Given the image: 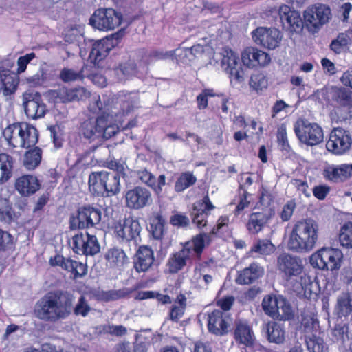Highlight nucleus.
Returning <instances> with one entry per match:
<instances>
[{"label":"nucleus","mask_w":352,"mask_h":352,"mask_svg":"<svg viewBox=\"0 0 352 352\" xmlns=\"http://www.w3.org/2000/svg\"><path fill=\"white\" fill-rule=\"evenodd\" d=\"M211 243L210 234L201 233L186 242L181 250L173 254L167 263L170 273L175 274L182 270L192 258L199 259L205 247Z\"/></svg>","instance_id":"obj_4"},{"label":"nucleus","mask_w":352,"mask_h":352,"mask_svg":"<svg viewBox=\"0 0 352 352\" xmlns=\"http://www.w3.org/2000/svg\"><path fill=\"white\" fill-rule=\"evenodd\" d=\"M112 46V41L109 38L96 41L93 44L89 54V60L93 61L95 65L98 64L100 60L107 56Z\"/></svg>","instance_id":"obj_25"},{"label":"nucleus","mask_w":352,"mask_h":352,"mask_svg":"<svg viewBox=\"0 0 352 352\" xmlns=\"http://www.w3.org/2000/svg\"><path fill=\"white\" fill-rule=\"evenodd\" d=\"M342 258L343 254L340 249L322 248L311 254L309 262L314 268L333 271L340 267Z\"/></svg>","instance_id":"obj_6"},{"label":"nucleus","mask_w":352,"mask_h":352,"mask_svg":"<svg viewBox=\"0 0 352 352\" xmlns=\"http://www.w3.org/2000/svg\"><path fill=\"white\" fill-rule=\"evenodd\" d=\"M241 61L248 68L265 67L271 62L270 56L265 52L253 47H248L241 52Z\"/></svg>","instance_id":"obj_17"},{"label":"nucleus","mask_w":352,"mask_h":352,"mask_svg":"<svg viewBox=\"0 0 352 352\" xmlns=\"http://www.w3.org/2000/svg\"><path fill=\"white\" fill-rule=\"evenodd\" d=\"M251 251L261 255H270L275 251V246L269 240L259 239L252 247Z\"/></svg>","instance_id":"obj_41"},{"label":"nucleus","mask_w":352,"mask_h":352,"mask_svg":"<svg viewBox=\"0 0 352 352\" xmlns=\"http://www.w3.org/2000/svg\"><path fill=\"white\" fill-rule=\"evenodd\" d=\"M14 160L6 153H0V185L8 182L12 176Z\"/></svg>","instance_id":"obj_30"},{"label":"nucleus","mask_w":352,"mask_h":352,"mask_svg":"<svg viewBox=\"0 0 352 352\" xmlns=\"http://www.w3.org/2000/svg\"><path fill=\"white\" fill-rule=\"evenodd\" d=\"M302 325L306 334L320 333L319 322L314 311H305L302 314Z\"/></svg>","instance_id":"obj_32"},{"label":"nucleus","mask_w":352,"mask_h":352,"mask_svg":"<svg viewBox=\"0 0 352 352\" xmlns=\"http://www.w3.org/2000/svg\"><path fill=\"white\" fill-rule=\"evenodd\" d=\"M74 250L78 254L88 255V230L77 234L73 237Z\"/></svg>","instance_id":"obj_37"},{"label":"nucleus","mask_w":352,"mask_h":352,"mask_svg":"<svg viewBox=\"0 0 352 352\" xmlns=\"http://www.w3.org/2000/svg\"><path fill=\"white\" fill-rule=\"evenodd\" d=\"M42 158L41 150L36 147L26 152L24 155L23 165L28 170H34L41 163Z\"/></svg>","instance_id":"obj_36"},{"label":"nucleus","mask_w":352,"mask_h":352,"mask_svg":"<svg viewBox=\"0 0 352 352\" xmlns=\"http://www.w3.org/2000/svg\"><path fill=\"white\" fill-rule=\"evenodd\" d=\"M334 98L340 105H347L350 102V93L343 88L337 89L335 91Z\"/></svg>","instance_id":"obj_58"},{"label":"nucleus","mask_w":352,"mask_h":352,"mask_svg":"<svg viewBox=\"0 0 352 352\" xmlns=\"http://www.w3.org/2000/svg\"><path fill=\"white\" fill-rule=\"evenodd\" d=\"M59 77L63 82H69L80 78L81 74L72 69L64 68L61 70Z\"/></svg>","instance_id":"obj_57"},{"label":"nucleus","mask_w":352,"mask_h":352,"mask_svg":"<svg viewBox=\"0 0 352 352\" xmlns=\"http://www.w3.org/2000/svg\"><path fill=\"white\" fill-rule=\"evenodd\" d=\"M324 177L334 182L346 181L352 177V164L329 165L324 170Z\"/></svg>","instance_id":"obj_21"},{"label":"nucleus","mask_w":352,"mask_h":352,"mask_svg":"<svg viewBox=\"0 0 352 352\" xmlns=\"http://www.w3.org/2000/svg\"><path fill=\"white\" fill-rule=\"evenodd\" d=\"M165 220L160 215L153 217L151 220V231L155 239H160L164 230Z\"/></svg>","instance_id":"obj_47"},{"label":"nucleus","mask_w":352,"mask_h":352,"mask_svg":"<svg viewBox=\"0 0 352 352\" xmlns=\"http://www.w3.org/2000/svg\"><path fill=\"white\" fill-rule=\"evenodd\" d=\"M278 296H267L265 297L262 302V306L266 314L274 318L277 311V303Z\"/></svg>","instance_id":"obj_44"},{"label":"nucleus","mask_w":352,"mask_h":352,"mask_svg":"<svg viewBox=\"0 0 352 352\" xmlns=\"http://www.w3.org/2000/svg\"><path fill=\"white\" fill-rule=\"evenodd\" d=\"M21 133L20 148H28L34 146L37 143L38 133L34 126L27 122H22Z\"/></svg>","instance_id":"obj_28"},{"label":"nucleus","mask_w":352,"mask_h":352,"mask_svg":"<svg viewBox=\"0 0 352 352\" xmlns=\"http://www.w3.org/2000/svg\"><path fill=\"white\" fill-rule=\"evenodd\" d=\"M196 177L190 173H182L177 180L175 189L177 192H182L196 182Z\"/></svg>","instance_id":"obj_43"},{"label":"nucleus","mask_w":352,"mask_h":352,"mask_svg":"<svg viewBox=\"0 0 352 352\" xmlns=\"http://www.w3.org/2000/svg\"><path fill=\"white\" fill-rule=\"evenodd\" d=\"M84 93L83 88L68 89L62 87L49 91L48 96L56 103H67L80 100Z\"/></svg>","instance_id":"obj_20"},{"label":"nucleus","mask_w":352,"mask_h":352,"mask_svg":"<svg viewBox=\"0 0 352 352\" xmlns=\"http://www.w3.org/2000/svg\"><path fill=\"white\" fill-rule=\"evenodd\" d=\"M72 229H83L88 226V208L85 206L80 208L76 216H72L70 219Z\"/></svg>","instance_id":"obj_38"},{"label":"nucleus","mask_w":352,"mask_h":352,"mask_svg":"<svg viewBox=\"0 0 352 352\" xmlns=\"http://www.w3.org/2000/svg\"><path fill=\"white\" fill-rule=\"evenodd\" d=\"M40 188L36 177L24 175L16 179L15 189L22 196L28 197L34 194Z\"/></svg>","instance_id":"obj_23"},{"label":"nucleus","mask_w":352,"mask_h":352,"mask_svg":"<svg viewBox=\"0 0 352 352\" xmlns=\"http://www.w3.org/2000/svg\"><path fill=\"white\" fill-rule=\"evenodd\" d=\"M283 35L276 28L260 27L252 32L254 42L263 47L274 50L279 46Z\"/></svg>","instance_id":"obj_12"},{"label":"nucleus","mask_w":352,"mask_h":352,"mask_svg":"<svg viewBox=\"0 0 352 352\" xmlns=\"http://www.w3.org/2000/svg\"><path fill=\"white\" fill-rule=\"evenodd\" d=\"M122 14L112 8L98 9L89 19V25L99 30H111L119 26Z\"/></svg>","instance_id":"obj_10"},{"label":"nucleus","mask_w":352,"mask_h":352,"mask_svg":"<svg viewBox=\"0 0 352 352\" xmlns=\"http://www.w3.org/2000/svg\"><path fill=\"white\" fill-rule=\"evenodd\" d=\"M72 307V298L67 295H47L37 302L34 312L41 320L54 322L67 317Z\"/></svg>","instance_id":"obj_3"},{"label":"nucleus","mask_w":352,"mask_h":352,"mask_svg":"<svg viewBox=\"0 0 352 352\" xmlns=\"http://www.w3.org/2000/svg\"><path fill=\"white\" fill-rule=\"evenodd\" d=\"M125 203L130 209L140 210L153 203L152 194L148 189L137 186L126 191Z\"/></svg>","instance_id":"obj_13"},{"label":"nucleus","mask_w":352,"mask_h":352,"mask_svg":"<svg viewBox=\"0 0 352 352\" xmlns=\"http://www.w3.org/2000/svg\"><path fill=\"white\" fill-rule=\"evenodd\" d=\"M232 318L228 312L214 310L208 316V327L210 332L215 335H224L228 333Z\"/></svg>","instance_id":"obj_16"},{"label":"nucleus","mask_w":352,"mask_h":352,"mask_svg":"<svg viewBox=\"0 0 352 352\" xmlns=\"http://www.w3.org/2000/svg\"><path fill=\"white\" fill-rule=\"evenodd\" d=\"M105 258L107 265L111 267H121L127 260L124 252L119 248L109 250L105 255Z\"/></svg>","instance_id":"obj_34"},{"label":"nucleus","mask_w":352,"mask_h":352,"mask_svg":"<svg viewBox=\"0 0 352 352\" xmlns=\"http://www.w3.org/2000/svg\"><path fill=\"white\" fill-rule=\"evenodd\" d=\"M279 15L283 23L287 22L295 32L301 30L304 26V18L302 17V19L298 12L292 10L286 5H283L280 7Z\"/></svg>","instance_id":"obj_24"},{"label":"nucleus","mask_w":352,"mask_h":352,"mask_svg":"<svg viewBox=\"0 0 352 352\" xmlns=\"http://www.w3.org/2000/svg\"><path fill=\"white\" fill-rule=\"evenodd\" d=\"M252 201V196L247 192L239 196V202L234 210L236 216L240 214L245 208H248Z\"/></svg>","instance_id":"obj_55"},{"label":"nucleus","mask_w":352,"mask_h":352,"mask_svg":"<svg viewBox=\"0 0 352 352\" xmlns=\"http://www.w3.org/2000/svg\"><path fill=\"white\" fill-rule=\"evenodd\" d=\"M319 239V225L312 219L297 221L290 233L288 248L298 253L311 252Z\"/></svg>","instance_id":"obj_2"},{"label":"nucleus","mask_w":352,"mask_h":352,"mask_svg":"<svg viewBox=\"0 0 352 352\" xmlns=\"http://www.w3.org/2000/svg\"><path fill=\"white\" fill-rule=\"evenodd\" d=\"M220 64L221 68L230 74L231 80L241 82L244 80V74L239 67V56L232 50L225 47L219 52L214 54L212 60Z\"/></svg>","instance_id":"obj_8"},{"label":"nucleus","mask_w":352,"mask_h":352,"mask_svg":"<svg viewBox=\"0 0 352 352\" xmlns=\"http://www.w3.org/2000/svg\"><path fill=\"white\" fill-rule=\"evenodd\" d=\"M274 208H265L261 212H252L248 216L246 228L249 233L257 234L274 217Z\"/></svg>","instance_id":"obj_18"},{"label":"nucleus","mask_w":352,"mask_h":352,"mask_svg":"<svg viewBox=\"0 0 352 352\" xmlns=\"http://www.w3.org/2000/svg\"><path fill=\"white\" fill-rule=\"evenodd\" d=\"M267 338L270 342L282 343L285 340V331L280 324L275 322H268L266 325Z\"/></svg>","instance_id":"obj_35"},{"label":"nucleus","mask_w":352,"mask_h":352,"mask_svg":"<svg viewBox=\"0 0 352 352\" xmlns=\"http://www.w3.org/2000/svg\"><path fill=\"white\" fill-rule=\"evenodd\" d=\"M295 208L296 204L292 200L289 201L286 204H285L280 214L281 219L283 221L289 220L294 213Z\"/></svg>","instance_id":"obj_60"},{"label":"nucleus","mask_w":352,"mask_h":352,"mask_svg":"<svg viewBox=\"0 0 352 352\" xmlns=\"http://www.w3.org/2000/svg\"><path fill=\"white\" fill-rule=\"evenodd\" d=\"M118 130L117 125H107L106 120L104 117H100L97 119L96 122V132L94 134L97 137H103L104 138H109L114 135Z\"/></svg>","instance_id":"obj_33"},{"label":"nucleus","mask_w":352,"mask_h":352,"mask_svg":"<svg viewBox=\"0 0 352 352\" xmlns=\"http://www.w3.org/2000/svg\"><path fill=\"white\" fill-rule=\"evenodd\" d=\"M234 336L237 342L246 346L251 345L254 339V333L248 322L243 320L236 321Z\"/></svg>","instance_id":"obj_29"},{"label":"nucleus","mask_w":352,"mask_h":352,"mask_svg":"<svg viewBox=\"0 0 352 352\" xmlns=\"http://www.w3.org/2000/svg\"><path fill=\"white\" fill-rule=\"evenodd\" d=\"M215 94L212 89L204 90L197 98L198 108L204 109L208 106V97L214 96Z\"/></svg>","instance_id":"obj_61"},{"label":"nucleus","mask_w":352,"mask_h":352,"mask_svg":"<svg viewBox=\"0 0 352 352\" xmlns=\"http://www.w3.org/2000/svg\"><path fill=\"white\" fill-rule=\"evenodd\" d=\"M350 40L348 35V31L345 33L340 34L337 38L331 43V49L336 53H340L342 49L347 45Z\"/></svg>","instance_id":"obj_52"},{"label":"nucleus","mask_w":352,"mask_h":352,"mask_svg":"<svg viewBox=\"0 0 352 352\" xmlns=\"http://www.w3.org/2000/svg\"><path fill=\"white\" fill-rule=\"evenodd\" d=\"M46 80L45 72L43 69L41 68L34 75L22 79V82L30 87H36L43 85Z\"/></svg>","instance_id":"obj_49"},{"label":"nucleus","mask_w":352,"mask_h":352,"mask_svg":"<svg viewBox=\"0 0 352 352\" xmlns=\"http://www.w3.org/2000/svg\"><path fill=\"white\" fill-rule=\"evenodd\" d=\"M250 87L256 91H263L268 86V80L263 74H256L251 76Z\"/></svg>","instance_id":"obj_48"},{"label":"nucleus","mask_w":352,"mask_h":352,"mask_svg":"<svg viewBox=\"0 0 352 352\" xmlns=\"http://www.w3.org/2000/svg\"><path fill=\"white\" fill-rule=\"evenodd\" d=\"M14 217V213L6 198L0 197V220L5 223L11 222Z\"/></svg>","instance_id":"obj_45"},{"label":"nucleus","mask_w":352,"mask_h":352,"mask_svg":"<svg viewBox=\"0 0 352 352\" xmlns=\"http://www.w3.org/2000/svg\"><path fill=\"white\" fill-rule=\"evenodd\" d=\"M282 307L280 312L277 313L274 318L280 320H288L294 317V309L287 300H280L279 302Z\"/></svg>","instance_id":"obj_51"},{"label":"nucleus","mask_w":352,"mask_h":352,"mask_svg":"<svg viewBox=\"0 0 352 352\" xmlns=\"http://www.w3.org/2000/svg\"><path fill=\"white\" fill-rule=\"evenodd\" d=\"M195 278L197 280V285L199 287L207 289L210 283H212V276L209 274H201L199 272H195Z\"/></svg>","instance_id":"obj_62"},{"label":"nucleus","mask_w":352,"mask_h":352,"mask_svg":"<svg viewBox=\"0 0 352 352\" xmlns=\"http://www.w3.org/2000/svg\"><path fill=\"white\" fill-rule=\"evenodd\" d=\"M186 307V298L181 296L177 298V301L173 305L170 311V316L171 320H177L184 314Z\"/></svg>","instance_id":"obj_50"},{"label":"nucleus","mask_w":352,"mask_h":352,"mask_svg":"<svg viewBox=\"0 0 352 352\" xmlns=\"http://www.w3.org/2000/svg\"><path fill=\"white\" fill-rule=\"evenodd\" d=\"M3 85V94L10 95L14 93L18 85V78L16 76H6L2 80Z\"/></svg>","instance_id":"obj_54"},{"label":"nucleus","mask_w":352,"mask_h":352,"mask_svg":"<svg viewBox=\"0 0 352 352\" xmlns=\"http://www.w3.org/2000/svg\"><path fill=\"white\" fill-rule=\"evenodd\" d=\"M351 145V139L348 133L342 129L337 128L331 131L326 146L329 151L342 155L350 148Z\"/></svg>","instance_id":"obj_15"},{"label":"nucleus","mask_w":352,"mask_h":352,"mask_svg":"<svg viewBox=\"0 0 352 352\" xmlns=\"http://www.w3.org/2000/svg\"><path fill=\"white\" fill-rule=\"evenodd\" d=\"M338 318H346L352 313V295L349 293L340 294L334 309Z\"/></svg>","instance_id":"obj_31"},{"label":"nucleus","mask_w":352,"mask_h":352,"mask_svg":"<svg viewBox=\"0 0 352 352\" xmlns=\"http://www.w3.org/2000/svg\"><path fill=\"white\" fill-rule=\"evenodd\" d=\"M23 106L28 117L32 119L43 118L47 108L38 93L25 92L22 96Z\"/></svg>","instance_id":"obj_14"},{"label":"nucleus","mask_w":352,"mask_h":352,"mask_svg":"<svg viewBox=\"0 0 352 352\" xmlns=\"http://www.w3.org/2000/svg\"><path fill=\"white\" fill-rule=\"evenodd\" d=\"M139 221L129 217L116 221L113 226V233L116 237L122 241H131L136 239L141 231Z\"/></svg>","instance_id":"obj_11"},{"label":"nucleus","mask_w":352,"mask_h":352,"mask_svg":"<svg viewBox=\"0 0 352 352\" xmlns=\"http://www.w3.org/2000/svg\"><path fill=\"white\" fill-rule=\"evenodd\" d=\"M208 196H205L202 200L195 204L193 210L192 223L198 228H202L207 224V217L210 211L214 209Z\"/></svg>","instance_id":"obj_19"},{"label":"nucleus","mask_w":352,"mask_h":352,"mask_svg":"<svg viewBox=\"0 0 352 352\" xmlns=\"http://www.w3.org/2000/svg\"><path fill=\"white\" fill-rule=\"evenodd\" d=\"M318 334L311 333L305 336L306 344L309 352H323L324 342Z\"/></svg>","instance_id":"obj_39"},{"label":"nucleus","mask_w":352,"mask_h":352,"mask_svg":"<svg viewBox=\"0 0 352 352\" xmlns=\"http://www.w3.org/2000/svg\"><path fill=\"white\" fill-rule=\"evenodd\" d=\"M263 268L256 263L251 264L248 267L239 272L236 282L239 284H250L263 275Z\"/></svg>","instance_id":"obj_26"},{"label":"nucleus","mask_w":352,"mask_h":352,"mask_svg":"<svg viewBox=\"0 0 352 352\" xmlns=\"http://www.w3.org/2000/svg\"><path fill=\"white\" fill-rule=\"evenodd\" d=\"M302 16L304 27L309 32L316 34L329 21L331 11L327 5L317 3L307 8L303 12Z\"/></svg>","instance_id":"obj_5"},{"label":"nucleus","mask_w":352,"mask_h":352,"mask_svg":"<svg viewBox=\"0 0 352 352\" xmlns=\"http://www.w3.org/2000/svg\"><path fill=\"white\" fill-rule=\"evenodd\" d=\"M101 195L110 196L120 191V177L109 175L107 171L94 172L89 175V191Z\"/></svg>","instance_id":"obj_7"},{"label":"nucleus","mask_w":352,"mask_h":352,"mask_svg":"<svg viewBox=\"0 0 352 352\" xmlns=\"http://www.w3.org/2000/svg\"><path fill=\"white\" fill-rule=\"evenodd\" d=\"M66 270L71 272L74 278H81L87 272V266L82 262L72 259L66 262Z\"/></svg>","instance_id":"obj_46"},{"label":"nucleus","mask_w":352,"mask_h":352,"mask_svg":"<svg viewBox=\"0 0 352 352\" xmlns=\"http://www.w3.org/2000/svg\"><path fill=\"white\" fill-rule=\"evenodd\" d=\"M339 241L342 247L352 248V222H347L341 227Z\"/></svg>","instance_id":"obj_42"},{"label":"nucleus","mask_w":352,"mask_h":352,"mask_svg":"<svg viewBox=\"0 0 352 352\" xmlns=\"http://www.w3.org/2000/svg\"><path fill=\"white\" fill-rule=\"evenodd\" d=\"M154 252L146 245L139 247L134 257V267L138 272L147 271L154 262Z\"/></svg>","instance_id":"obj_22"},{"label":"nucleus","mask_w":352,"mask_h":352,"mask_svg":"<svg viewBox=\"0 0 352 352\" xmlns=\"http://www.w3.org/2000/svg\"><path fill=\"white\" fill-rule=\"evenodd\" d=\"M129 294V292L125 291L124 289L102 292L100 295V298L106 301L115 300L120 298L124 297Z\"/></svg>","instance_id":"obj_56"},{"label":"nucleus","mask_w":352,"mask_h":352,"mask_svg":"<svg viewBox=\"0 0 352 352\" xmlns=\"http://www.w3.org/2000/svg\"><path fill=\"white\" fill-rule=\"evenodd\" d=\"M272 202V195L265 189L261 193L258 204L262 206V211L265 208H274L271 207Z\"/></svg>","instance_id":"obj_64"},{"label":"nucleus","mask_w":352,"mask_h":352,"mask_svg":"<svg viewBox=\"0 0 352 352\" xmlns=\"http://www.w3.org/2000/svg\"><path fill=\"white\" fill-rule=\"evenodd\" d=\"M138 177L142 183L146 184L148 186L151 187V186L154 185L155 177L147 170L144 169L138 171Z\"/></svg>","instance_id":"obj_63"},{"label":"nucleus","mask_w":352,"mask_h":352,"mask_svg":"<svg viewBox=\"0 0 352 352\" xmlns=\"http://www.w3.org/2000/svg\"><path fill=\"white\" fill-rule=\"evenodd\" d=\"M21 132L22 122L14 123L3 129V137L9 146L17 148L20 146Z\"/></svg>","instance_id":"obj_27"},{"label":"nucleus","mask_w":352,"mask_h":352,"mask_svg":"<svg viewBox=\"0 0 352 352\" xmlns=\"http://www.w3.org/2000/svg\"><path fill=\"white\" fill-rule=\"evenodd\" d=\"M136 67L133 61H129L121 64L116 69V74L120 80H125L136 74Z\"/></svg>","instance_id":"obj_40"},{"label":"nucleus","mask_w":352,"mask_h":352,"mask_svg":"<svg viewBox=\"0 0 352 352\" xmlns=\"http://www.w3.org/2000/svg\"><path fill=\"white\" fill-rule=\"evenodd\" d=\"M277 267L288 285L297 292H313L314 283L304 270L302 260L288 254H280L277 259Z\"/></svg>","instance_id":"obj_1"},{"label":"nucleus","mask_w":352,"mask_h":352,"mask_svg":"<svg viewBox=\"0 0 352 352\" xmlns=\"http://www.w3.org/2000/svg\"><path fill=\"white\" fill-rule=\"evenodd\" d=\"M35 54L33 52L20 56L17 60V74L24 72L27 68V65L35 58Z\"/></svg>","instance_id":"obj_59"},{"label":"nucleus","mask_w":352,"mask_h":352,"mask_svg":"<svg viewBox=\"0 0 352 352\" xmlns=\"http://www.w3.org/2000/svg\"><path fill=\"white\" fill-rule=\"evenodd\" d=\"M349 327L347 324H336L332 331V336L334 340L343 342L347 337Z\"/></svg>","instance_id":"obj_53"},{"label":"nucleus","mask_w":352,"mask_h":352,"mask_svg":"<svg viewBox=\"0 0 352 352\" xmlns=\"http://www.w3.org/2000/svg\"><path fill=\"white\" fill-rule=\"evenodd\" d=\"M294 131L299 140L307 145H316L323 140L322 129L317 124L305 119H298L296 121Z\"/></svg>","instance_id":"obj_9"}]
</instances>
